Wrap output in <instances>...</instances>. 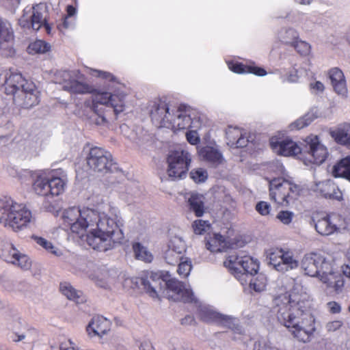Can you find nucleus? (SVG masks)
<instances>
[{"label": "nucleus", "mask_w": 350, "mask_h": 350, "mask_svg": "<svg viewBox=\"0 0 350 350\" xmlns=\"http://www.w3.org/2000/svg\"><path fill=\"white\" fill-rule=\"evenodd\" d=\"M62 225L94 250L105 252L124 239L118 211L109 205L96 208L70 206L61 213Z\"/></svg>", "instance_id": "f257e3e1"}, {"label": "nucleus", "mask_w": 350, "mask_h": 350, "mask_svg": "<svg viewBox=\"0 0 350 350\" xmlns=\"http://www.w3.org/2000/svg\"><path fill=\"white\" fill-rule=\"evenodd\" d=\"M310 295L306 287L296 282L291 289L288 302L279 306L277 320L299 342H309L316 332V319L306 311Z\"/></svg>", "instance_id": "f03ea898"}, {"label": "nucleus", "mask_w": 350, "mask_h": 350, "mask_svg": "<svg viewBox=\"0 0 350 350\" xmlns=\"http://www.w3.org/2000/svg\"><path fill=\"white\" fill-rule=\"evenodd\" d=\"M153 123L159 127H165L174 131L201 126L200 117L192 108L180 105L170 108L165 102L154 103L150 110Z\"/></svg>", "instance_id": "7ed1b4c3"}, {"label": "nucleus", "mask_w": 350, "mask_h": 350, "mask_svg": "<svg viewBox=\"0 0 350 350\" xmlns=\"http://www.w3.org/2000/svg\"><path fill=\"white\" fill-rule=\"evenodd\" d=\"M1 90L12 96L14 104L29 109L40 102V93L35 84L27 80L21 73L12 70H0Z\"/></svg>", "instance_id": "20e7f679"}, {"label": "nucleus", "mask_w": 350, "mask_h": 350, "mask_svg": "<svg viewBox=\"0 0 350 350\" xmlns=\"http://www.w3.org/2000/svg\"><path fill=\"white\" fill-rule=\"evenodd\" d=\"M224 265L241 284L249 286L255 292L265 290L267 278L263 273H257L259 262L247 255L231 254L224 261Z\"/></svg>", "instance_id": "39448f33"}, {"label": "nucleus", "mask_w": 350, "mask_h": 350, "mask_svg": "<svg viewBox=\"0 0 350 350\" xmlns=\"http://www.w3.org/2000/svg\"><path fill=\"white\" fill-rule=\"evenodd\" d=\"M267 170L270 176L267 177L269 183V196L271 200L279 205L288 206L302 193L303 188L291 180H286V170L278 161L269 163Z\"/></svg>", "instance_id": "423d86ee"}, {"label": "nucleus", "mask_w": 350, "mask_h": 350, "mask_svg": "<svg viewBox=\"0 0 350 350\" xmlns=\"http://www.w3.org/2000/svg\"><path fill=\"white\" fill-rule=\"evenodd\" d=\"M301 267L306 275L319 278L327 288H333L336 293L342 291L344 286L342 277L332 262L321 254H306L301 261Z\"/></svg>", "instance_id": "0eeeda50"}, {"label": "nucleus", "mask_w": 350, "mask_h": 350, "mask_svg": "<svg viewBox=\"0 0 350 350\" xmlns=\"http://www.w3.org/2000/svg\"><path fill=\"white\" fill-rule=\"evenodd\" d=\"M143 284L152 297H158L159 295H163L174 301H196L190 288L185 287L176 279H164L158 273H151L149 280H144Z\"/></svg>", "instance_id": "6e6552de"}, {"label": "nucleus", "mask_w": 350, "mask_h": 350, "mask_svg": "<svg viewBox=\"0 0 350 350\" xmlns=\"http://www.w3.org/2000/svg\"><path fill=\"white\" fill-rule=\"evenodd\" d=\"M32 212L25 205L8 196L0 197V224L14 232L21 231L35 223Z\"/></svg>", "instance_id": "1a4fd4ad"}, {"label": "nucleus", "mask_w": 350, "mask_h": 350, "mask_svg": "<svg viewBox=\"0 0 350 350\" xmlns=\"http://www.w3.org/2000/svg\"><path fill=\"white\" fill-rule=\"evenodd\" d=\"M32 190L42 197H56L66 190L68 177L62 169L43 170L32 174Z\"/></svg>", "instance_id": "9d476101"}, {"label": "nucleus", "mask_w": 350, "mask_h": 350, "mask_svg": "<svg viewBox=\"0 0 350 350\" xmlns=\"http://www.w3.org/2000/svg\"><path fill=\"white\" fill-rule=\"evenodd\" d=\"M47 15L46 6L43 3L37 4L33 7H26L19 19V24L24 28H32L36 31L44 27L46 32L51 33V27L47 23Z\"/></svg>", "instance_id": "9b49d317"}, {"label": "nucleus", "mask_w": 350, "mask_h": 350, "mask_svg": "<svg viewBox=\"0 0 350 350\" xmlns=\"http://www.w3.org/2000/svg\"><path fill=\"white\" fill-rule=\"evenodd\" d=\"M304 153L301 159L305 165H321L329 155L327 148L315 135L307 136L304 140Z\"/></svg>", "instance_id": "f8f14e48"}, {"label": "nucleus", "mask_w": 350, "mask_h": 350, "mask_svg": "<svg viewBox=\"0 0 350 350\" xmlns=\"http://www.w3.org/2000/svg\"><path fill=\"white\" fill-rule=\"evenodd\" d=\"M167 162V173L169 177L172 179H182L187 174L191 162V155L187 150L178 148L169 153Z\"/></svg>", "instance_id": "ddd939ff"}, {"label": "nucleus", "mask_w": 350, "mask_h": 350, "mask_svg": "<svg viewBox=\"0 0 350 350\" xmlns=\"http://www.w3.org/2000/svg\"><path fill=\"white\" fill-rule=\"evenodd\" d=\"M126 94L120 88H116L113 93L108 92H96L92 95L91 109L97 111L98 105L110 106L117 116L125 109Z\"/></svg>", "instance_id": "4468645a"}, {"label": "nucleus", "mask_w": 350, "mask_h": 350, "mask_svg": "<svg viewBox=\"0 0 350 350\" xmlns=\"http://www.w3.org/2000/svg\"><path fill=\"white\" fill-rule=\"evenodd\" d=\"M86 161L88 166L92 172L102 174L112 171L114 165L111 154L97 146L90 149Z\"/></svg>", "instance_id": "2eb2a0df"}, {"label": "nucleus", "mask_w": 350, "mask_h": 350, "mask_svg": "<svg viewBox=\"0 0 350 350\" xmlns=\"http://www.w3.org/2000/svg\"><path fill=\"white\" fill-rule=\"evenodd\" d=\"M198 314L200 319L204 321L214 323L224 327H227L239 334L243 332L242 327L239 325V321L237 318L224 315L217 312L211 306H200Z\"/></svg>", "instance_id": "dca6fc26"}, {"label": "nucleus", "mask_w": 350, "mask_h": 350, "mask_svg": "<svg viewBox=\"0 0 350 350\" xmlns=\"http://www.w3.org/2000/svg\"><path fill=\"white\" fill-rule=\"evenodd\" d=\"M56 83L63 85V88L71 93L85 94L92 92V88L84 83L81 77L74 71H59L55 75Z\"/></svg>", "instance_id": "f3484780"}, {"label": "nucleus", "mask_w": 350, "mask_h": 350, "mask_svg": "<svg viewBox=\"0 0 350 350\" xmlns=\"http://www.w3.org/2000/svg\"><path fill=\"white\" fill-rule=\"evenodd\" d=\"M186 244L181 237L174 236L169 240L166 249L163 251V258L170 265H176L185 257Z\"/></svg>", "instance_id": "a211bd4d"}, {"label": "nucleus", "mask_w": 350, "mask_h": 350, "mask_svg": "<svg viewBox=\"0 0 350 350\" xmlns=\"http://www.w3.org/2000/svg\"><path fill=\"white\" fill-rule=\"evenodd\" d=\"M270 146L275 153L284 157L296 156L301 153V147L288 137H272Z\"/></svg>", "instance_id": "6ab92c4d"}, {"label": "nucleus", "mask_w": 350, "mask_h": 350, "mask_svg": "<svg viewBox=\"0 0 350 350\" xmlns=\"http://www.w3.org/2000/svg\"><path fill=\"white\" fill-rule=\"evenodd\" d=\"M2 258L5 261L16 265L22 269L28 270L31 266L29 256L21 252L12 243L7 245L2 250Z\"/></svg>", "instance_id": "aec40b11"}, {"label": "nucleus", "mask_w": 350, "mask_h": 350, "mask_svg": "<svg viewBox=\"0 0 350 350\" xmlns=\"http://www.w3.org/2000/svg\"><path fill=\"white\" fill-rule=\"evenodd\" d=\"M111 327V322L103 316H95L88 323L86 332L90 338L103 339L107 335Z\"/></svg>", "instance_id": "412c9836"}, {"label": "nucleus", "mask_w": 350, "mask_h": 350, "mask_svg": "<svg viewBox=\"0 0 350 350\" xmlns=\"http://www.w3.org/2000/svg\"><path fill=\"white\" fill-rule=\"evenodd\" d=\"M339 221L340 218L338 216H325L314 222V228L319 234L329 236L343 228Z\"/></svg>", "instance_id": "4be33fe9"}, {"label": "nucleus", "mask_w": 350, "mask_h": 350, "mask_svg": "<svg viewBox=\"0 0 350 350\" xmlns=\"http://www.w3.org/2000/svg\"><path fill=\"white\" fill-rule=\"evenodd\" d=\"M14 34L10 25L0 19V49L5 55L14 53L13 49Z\"/></svg>", "instance_id": "5701e85b"}, {"label": "nucleus", "mask_w": 350, "mask_h": 350, "mask_svg": "<svg viewBox=\"0 0 350 350\" xmlns=\"http://www.w3.org/2000/svg\"><path fill=\"white\" fill-rule=\"evenodd\" d=\"M329 78L334 92L342 98H347L348 90L342 71L338 68H332L328 72Z\"/></svg>", "instance_id": "b1692460"}, {"label": "nucleus", "mask_w": 350, "mask_h": 350, "mask_svg": "<svg viewBox=\"0 0 350 350\" xmlns=\"http://www.w3.org/2000/svg\"><path fill=\"white\" fill-rule=\"evenodd\" d=\"M312 189L325 198L336 200H340L342 198L341 191L334 183L330 180H325L315 183Z\"/></svg>", "instance_id": "393cba45"}, {"label": "nucleus", "mask_w": 350, "mask_h": 350, "mask_svg": "<svg viewBox=\"0 0 350 350\" xmlns=\"http://www.w3.org/2000/svg\"><path fill=\"white\" fill-rule=\"evenodd\" d=\"M329 134L337 144L350 148V123L343 122L330 129Z\"/></svg>", "instance_id": "a878e982"}, {"label": "nucleus", "mask_w": 350, "mask_h": 350, "mask_svg": "<svg viewBox=\"0 0 350 350\" xmlns=\"http://www.w3.org/2000/svg\"><path fill=\"white\" fill-rule=\"evenodd\" d=\"M227 144L231 147L242 148L247 146L248 139L242 131L236 126H229L226 130Z\"/></svg>", "instance_id": "bb28decb"}, {"label": "nucleus", "mask_w": 350, "mask_h": 350, "mask_svg": "<svg viewBox=\"0 0 350 350\" xmlns=\"http://www.w3.org/2000/svg\"><path fill=\"white\" fill-rule=\"evenodd\" d=\"M228 68L234 73L237 74H253L258 77H264L267 75V71L261 68L256 66L254 63L246 65L236 62H230L228 63Z\"/></svg>", "instance_id": "cd10ccee"}, {"label": "nucleus", "mask_w": 350, "mask_h": 350, "mask_svg": "<svg viewBox=\"0 0 350 350\" xmlns=\"http://www.w3.org/2000/svg\"><path fill=\"white\" fill-rule=\"evenodd\" d=\"M15 342H22L23 348L31 349L38 338V333L35 329H27L23 332H14L10 336Z\"/></svg>", "instance_id": "c85d7f7f"}, {"label": "nucleus", "mask_w": 350, "mask_h": 350, "mask_svg": "<svg viewBox=\"0 0 350 350\" xmlns=\"http://www.w3.org/2000/svg\"><path fill=\"white\" fill-rule=\"evenodd\" d=\"M187 202L190 211H191L196 217H200L206 213L207 208L205 206L204 196L192 193L187 199Z\"/></svg>", "instance_id": "c756f323"}, {"label": "nucleus", "mask_w": 350, "mask_h": 350, "mask_svg": "<svg viewBox=\"0 0 350 350\" xmlns=\"http://www.w3.org/2000/svg\"><path fill=\"white\" fill-rule=\"evenodd\" d=\"M321 116V113L317 107L312 108L301 118L296 120L289 125L291 131L301 129L310 124L315 119Z\"/></svg>", "instance_id": "7c9ffc66"}, {"label": "nucleus", "mask_w": 350, "mask_h": 350, "mask_svg": "<svg viewBox=\"0 0 350 350\" xmlns=\"http://www.w3.org/2000/svg\"><path fill=\"white\" fill-rule=\"evenodd\" d=\"M226 237L219 233H213L206 239V247L211 252H217L224 250L228 247Z\"/></svg>", "instance_id": "2f4dec72"}, {"label": "nucleus", "mask_w": 350, "mask_h": 350, "mask_svg": "<svg viewBox=\"0 0 350 350\" xmlns=\"http://www.w3.org/2000/svg\"><path fill=\"white\" fill-rule=\"evenodd\" d=\"M308 75L307 69L301 64H295L291 69L284 75L281 76L284 82L296 83L300 81V79Z\"/></svg>", "instance_id": "473e14b6"}, {"label": "nucleus", "mask_w": 350, "mask_h": 350, "mask_svg": "<svg viewBox=\"0 0 350 350\" xmlns=\"http://www.w3.org/2000/svg\"><path fill=\"white\" fill-rule=\"evenodd\" d=\"M199 155L204 160L217 165L221 164L224 158L221 153L216 148L211 146H205L199 150Z\"/></svg>", "instance_id": "72a5a7b5"}, {"label": "nucleus", "mask_w": 350, "mask_h": 350, "mask_svg": "<svg viewBox=\"0 0 350 350\" xmlns=\"http://www.w3.org/2000/svg\"><path fill=\"white\" fill-rule=\"evenodd\" d=\"M332 174L336 178H345L350 181V155L338 161L332 167Z\"/></svg>", "instance_id": "f704fd0d"}, {"label": "nucleus", "mask_w": 350, "mask_h": 350, "mask_svg": "<svg viewBox=\"0 0 350 350\" xmlns=\"http://www.w3.org/2000/svg\"><path fill=\"white\" fill-rule=\"evenodd\" d=\"M31 239L38 245L44 250L48 254L58 258L62 257L64 255V252L61 248L54 245L51 241L46 239L45 238L37 235H33Z\"/></svg>", "instance_id": "c9c22d12"}, {"label": "nucleus", "mask_w": 350, "mask_h": 350, "mask_svg": "<svg viewBox=\"0 0 350 350\" xmlns=\"http://www.w3.org/2000/svg\"><path fill=\"white\" fill-rule=\"evenodd\" d=\"M59 289L61 293L68 299L76 304H81L85 301L82 292L76 290L70 283L62 282L60 284Z\"/></svg>", "instance_id": "e433bc0d"}, {"label": "nucleus", "mask_w": 350, "mask_h": 350, "mask_svg": "<svg viewBox=\"0 0 350 350\" xmlns=\"http://www.w3.org/2000/svg\"><path fill=\"white\" fill-rule=\"evenodd\" d=\"M267 254L269 264L271 265L275 270L278 271L279 270H282V265H281V262L284 255V250L271 248L267 251Z\"/></svg>", "instance_id": "4c0bfd02"}, {"label": "nucleus", "mask_w": 350, "mask_h": 350, "mask_svg": "<svg viewBox=\"0 0 350 350\" xmlns=\"http://www.w3.org/2000/svg\"><path fill=\"white\" fill-rule=\"evenodd\" d=\"M51 49V45L42 40H37L29 43L27 52L31 55L43 54Z\"/></svg>", "instance_id": "58836bf2"}, {"label": "nucleus", "mask_w": 350, "mask_h": 350, "mask_svg": "<svg viewBox=\"0 0 350 350\" xmlns=\"http://www.w3.org/2000/svg\"><path fill=\"white\" fill-rule=\"evenodd\" d=\"M282 265V269L279 271L284 272L289 269H294L298 267L299 262L294 257V255L291 252L284 250V255L281 262Z\"/></svg>", "instance_id": "ea45409f"}, {"label": "nucleus", "mask_w": 350, "mask_h": 350, "mask_svg": "<svg viewBox=\"0 0 350 350\" xmlns=\"http://www.w3.org/2000/svg\"><path fill=\"white\" fill-rule=\"evenodd\" d=\"M278 38L280 42L293 46L299 38V33L294 29H283L280 31Z\"/></svg>", "instance_id": "a19ab883"}, {"label": "nucleus", "mask_w": 350, "mask_h": 350, "mask_svg": "<svg viewBox=\"0 0 350 350\" xmlns=\"http://www.w3.org/2000/svg\"><path fill=\"white\" fill-rule=\"evenodd\" d=\"M133 250L136 258L145 262H151L152 260V254L146 247L142 245L139 243H135L133 245Z\"/></svg>", "instance_id": "79ce46f5"}, {"label": "nucleus", "mask_w": 350, "mask_h": 350, "mask_svg": "<svg viewBox=\"0 0 350 350\" xmlns=\"http://www.w3.org/2000/svg\"><path fill=\"white\" fill-rule=\"evenodd\" d=\"M177 272L182 278H187L192 269V263L190 258L184 257L178 262Z\"/></svg>", "instance_id": "37998d69"}, {"label": "nucleus", "mask_w": 350, "mask_h": 350, "mask_svg": "<svg viewBox=\"0 0 350 350\" xmlns=\"http://www.w3.org/2000/svg\"><path fill=\"white\" fill-rule=\"evenodd\" d=\"M191 227L196 234H204L207 232L211 228V225L208 220L196 219L193 221Z\"/></svg>", "instance_id": "c03bdc74"}, {"label": "nucleus", "mask_w": 350, "mask_h": 350, "mask_svg": "<svg viewBox=\"0 0 350 350\" xmlns=\"http://www.w3.org/2000/svg\"><path fill=\"white\" fill-rule=\"evenodd\" d=\"M275 217L282 224L288 226L292 223L295 217V213L290 211H280Z\"/></svg>", "instance_id": "a18cd8bd"}, {"label": "nucleus", "mask_w": 350, "mask_h": 350, "mask_svg": "<svg viewBox=\"0 0 350 350\" xmlns=\"http://www.w3.org/2000/svg\"><path fill=\"white\" fill-rule=\"evenodd\" d=\"M190 177L195 183H204L208 178V173L202 168H197L191 171Z\"/></svg>", "instance_id": "49530a36"}, {"label": "nucleus", "mask_w": 350, "mask_h": 350, "mask_svg": "<svg viewBox=\"0 0 350 350\" xmlns=\"http://www.w3.org/2000/svg\"><path fill=\"white\" fill-rule=\"evenodd\" d=\"M295 49L302 55L309 54L310 51V45L305 41H302L299 38L297 40L296 43L293 45Z\"/></svg>", "instance_id": "de8ad7c7"}, {"label": "nucleus", "mask_w": 350, "mask_h": 350, "mask_svg": "<svg viewBox=\"0 0 350 350\" xmlns=\"http://www.w3.org/2000/svg\"><path fill=\"white\" fill-rule=\"evenodd\" d=\"M253 350H280L271 342L267 340H258L254 343Z\"/></svg>", "instance_id": "09e8293b"}, {"label": "nucleus", "mask_w": 350, "mask_h": 350, "mask_svg": "<svg viewBox=\"0 0 350 350\" xmlns=\"http://www.w3.org/2000/svg\"><path fill=\"white\" fill-rule=\"evenodd\" d=\"M90 74L94 77H100L109 81H115L116 80L115 77L112 74L99 70L91 69Z\"/></svg>", "instance_id": "8fccbe9b"}, {"label": "nucleus", "mask_w": 350, "mask_h": 350, "mask_svg": "<svg viewBox=\"0 0 350 350\" xmlns=\"http://www.w3.org/2000/svg\"><path fill=\"white\" fill-rule=\"evenodd\" d=\"M101 111V109L97 108V111H93L94 113L90 117L91 121L97 124V125H105L107 123V121L105 118V117L100 114V112Z\"/></svg>", "instance_id": "3c124183"}, {"label": "nucleus", "mask_w": 350, "mask_h": 350, "mask_svg": "<svg viewBox=\"0 0 350 350\" xmlns=\"http://www.w3.org/2000/svg\"><path fill=\"white\" fill-rule=\"evenodd\" d=\"M197 129H190L186 133L187 140L192 145H196L200 142V135L197 132Z\"/></svg>", "instance_id": "603ef678"}, {"label": "nucleus", "mask_w": 350, "mask_h": 350, "mask_svg": "<svg viewBox=\"0 0 350 350\" xmlns=\"http://www.w3.org/2000/svg\"><path fill=\"white\" fill-rule=\"evenodd\" d=\"M256 209L260 215H267L270 213L271 206L268 202L261 201L256 204Z\"/></svg>", "instance_id": "864d4df0"}, {"label": "nucleus", "mask_w": 350, "mask_h": 350, "mask_svg": "<svg viewBox=\"0 0 350 350\" xmlns=\"http://www.w3.org/2000/svg\"><path fill=\"white\" fill-rule=\"evenodd\" d=\"M343 325V322L340 320L329 321L326 323L325 329L327 332H334L338 330Z\"/></svg>", "instance_id": "5fc2aeb1"}, {"label": "nucleus", "mask_w": 350, "mask_h": 350, "mask_svg": "<svg viewBox=\"0 0 350 350\" xmlns=\"http://www.w3.org/2000/svg\"><path fill=\"white\" fill-rule=\"evenodd\" d=\"M309 87L312 93L320 94L325 90L324 84L319 81H314L310 83Z\"/></svg>", "instance_id": "6e6d98bb"}, {"label": "nucleus", "mask_w": 350, "mask_h": 350, "mask_svg": "<svg viewBox=\"0 0 350 350\" xmlns=\"http://www.w3.org/2000/svg\"><path fill=\"white\" fill-rule=\"evenodd\" d=\"M103 272V275L100 277L101 280H105L106 282L109 284H113L115 282L114 277L113 276L116 273L114 271H109L105 269Z\"/></svg>", "instance_id": "4d7b16f0"}, {"label": "nucleus", "mask_w": 350, "mask_h": 350, "mask_svg": "<svg viewBox=\"0 0 350 350\" xmlns=\"http://www.w3.org/2000/svg\"><path fill=\"white\" fill-rule=\"evenodd\" d=\"M329 311L332 314H338L341 311L340 305L336 301H329L327 303Z\"/></svg>", "instance_id": "13d9d810"}, {"label": "nucleus", "mask_w": 350, "mask_h": 350, "mask_svg": "<svg viewBox=\"0 0 350 350\" xmlns=\"http://www.w3.org/2000/svg\"><path fill=\"white\" fill-rule=\"evenodd\" d=\"M139 350H156L152 342L148 340H144L139 346Z\"/></svg>", "instance_id": "bf43d9fd"}, {"label": "nucleus", "mask_w": 350, "mask_h": 350, "mask_svg": "<svg viewBox=\"0 0 350 350\" xmlns=\"http://www.w3.org/2000/svg\"><path fill=\"white\" fill-rule=\"evenodd\" d=\"M342 272L344 275L350 278V267L349 265H343L341 267Z\"/></svg>", "instance_id": "052dcab7"}, {"label": "nucleus", "mask_w": 350, "mask_h": 350, "mask_svg": "<svg viewBox=\"0 0 350 350\" xmlns=\"http://www.w3.org/2000/svg\"><path fill=\"white\" fill-rule=\"evenodd\" d=\"M76 12L75 8L72 5H68L67 7V13L68 16H73Z\"/></svg>", "instance_id": "680f3d73"}, {"label": "nucleus", "mask_w": 350, "mask_h": 350, "mask_svg": "<svg viewBox=\"0 0 350 350\" xmlns=\"http://www.w3.org/2000/svg\"><path fill=\"white\" fill-rule=\"evenodd\" d=\"M314 0H295L299 4L308 5L312 3Z\"/></svg>", "instance_id": "e2e57ef3"}, {"label": "nucleus", "mask_w": 350, "mask_h": 350, "mask_svg": "<svg viewBox=\"0 0 350 350\" xmlns=\"http://www.w3.org/2000/svg\"><path fill=\"white\" fill-rule=\"evenodd\" d=\"M291 293V291L290 292V293H289V295H288V297H284V300H282V302H281L280 304L279 303V302H280V300H278L277 306H276V308H275L276 312H278V310L279 306H281V305H282V304H284V303H286V302H288V300L289 299V296H290ZM275 315L277 316V314H276Z\"/></svg>", "instance_id": "0e129e2a"}, {"label": "nucleus", "mask_w": 350, "mask_h": 350, "mask_svg": "<svg viewBox=\"0 0 350 350\" xmlns=\"http://www.w3.org/2000/svg\"><path fill=\"white\" fill-rule=\"evenodd\" d=\"M126 193L129 195H131V196H135L137 193V189L133 190L130 187H127L126 189Z\"/></svg>", "instance_id": "69168bd1"}, {"label": "nucleus", "mask_w": 350, "mask_h": 350, "mask_svg": "<svg viewBox=\"0 0 350 350\" xmlns=\"http://www.w3.org/2000/svg\"><path fill=\"white\" fill-rule=\"evenodd\" d=\"M68 27V25L67 23L66 18L64 20V21L63 22L62 25H59L58 27V28L59 29L60 31H62L63 28H67Z\"/></svg>", "instance_id": "338daca9"}, {"label": "nucleus", "mask_w": 350, "mask_h": 350, "mask_svg": "<svg viewBox=\"0 0 350 350\" xmlns=\"http://www.w3.org/2000/svg\"><path fill=\"white\" fill-rule=\"evenodd\" d=\"M121 129H122V131H124L125 129H127V126L126 125H122L121 126Z\"/></svg>", "instance_id": "774afa93"}]
</instances>
